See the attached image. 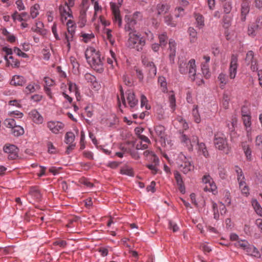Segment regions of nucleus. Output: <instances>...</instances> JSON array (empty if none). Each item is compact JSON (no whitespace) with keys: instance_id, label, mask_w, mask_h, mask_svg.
Wrapping results in <instances>:
<instances>
[{"instance_id":"nucleus-1","label":"nucleus","mask_w":262,"mask_h":262,"mask_svg":"<svg viewBox=\"0 0 262 262\" xmlns=\"http://www.w3.org/2000/svg\"><path fill=\"white\" fill-rule=\"evenodd\" d=\"M85 56L88 62L94 70L99 72L103 71V63L98 50L90 47L86 49Z\"/></svg>"},{"instance_id":"nucleus-2","label":"nucleus","mask_w":262,"mask_h":262,"mask_svg":"<svg viewBox=\"0 0 262 262\" xmlns=\"http://www.w3.org/2000/svg\"><path fill=\"white\" fill-rule=\"evenodd\" d=\"M179 70L182 74H188L189 77L192 80H195L196 76L195 60L191 59L188 62L184 60L179 61Z\"/></svg>"},{"instance_id":"nucleus-3","label":"nucleus","mask_w":262,"mask_h":262,"mask_svg":"<svg viewBox=\"0 0 262 262\" xmlns=\"http://www.w3.org/2000/svg\"><path fill=\"white\" fill-rule=\"evenodd\" d=\"M129 33V38L127 41V44L129 48L135 49L138 51L142 50L143 47L145 45V40L137 32L136 29L130 30Z\"/></svg>"},{"instance_id":"nucleus-4","label":"nucleus","mask_w":262,"mask_h":262,"mask_svg":"<svg viewBox=\"0 0 262 262\" xmlns=\"http://www.w3.org/2000/svg\"><path fill=\"white\" fill-rule=\"evenodd\" d=\"M176 160L180 170L184 173L187 174L193 170L194 166L190 159L186 157L183 153L179 154Z\"/></svg>"},{"instance_id":"nucleus-5","label":"nucleus","mask_w":262,"mask_h":262,"mask_svg":"<svg viewBox=\"0 0 262 262\" xmlns=\"http://www.w3.org/2000/svg\"><path fill=\"white\" fill-rule=\"evenodd\" d=\"M214 144L216 148L226 154L229 152V147L226 136L222 132H218L214 135Z\"/></svg>"},{"instance_id":"nucleus-6","label":"nucleus","mask_w":262,"mask_h":262,"mask_svg":"<svg viewBox=\"0 0 262 262\" xmlns=\"http://www.w3.org/2000/svg\"><path fill=\"white\" fill-rule=\"evenodd\" d=\"M180 139L181 143L190 151L193 150L194 145L196 144L199 141V139L197 136H192L191 138H189L184 134H182L181 135Z\"/></svg>"},{"instance_id":"nucleus-7","label":"nucleus","mask_w":262,"mask_h":262,"mask_svg":"<svg viewBox=\"0 0 262 262\" xmlns=\"http://www.w3.org/2000/svg\"><path fill=\"white\" fill-rule=\"evenodd\" d=\"M128 146V145L126 144H121L119 146L120 151L116 152V156H118L119 158H122L124 156H126V155L129 153L133 158L135 160L139 159L140 158V156L138 151L136 150H131Z\"/></svg>"},{"instance_id":"nucleus-8","label":"nucleus","mask_w":262,"mask_h":262,"mask_svg":"<svg viewBox=\"0 0 262 262\" xmlns=\"http://www.w3.org/2000/svg\"><path fill=\"white\" fill-rule=\"evenodd\" d=\"M4 151L8 154L10 160H14L18 157V148L13 144H6L3 147Z\"/></svg>"},{"instance_id":"nucleus-9","label":"nucleus","mask_w":262,"mask_h":262,"mask_svg":"<svg viewBox=\"0 0 262 262\" xmlns=\"http://www.w3.org/2000/svg\"><path fill=\"white\" fill-rule=\"evenodd\" d=\"M262 25V18L258 17L255 22L250 24L248 28V35L254 37L256 35L257 31L260 29Z\"/></svg>"},{"instance_id":"nucleus-10","label":"nucleus","mask_w":262,"mask_h":262,"mask_svg":"<svg viewBox=\"0 0 262 262\" xmlns=\"http://www.w3.org/2000/svg\"><path fill=\"white\" fill-rule=\"evenodd\" d=\"M3 51L6 54V55L5 56V59L8 65L14 67L19 66V62L16 59H14V57L12 56L13 51L11 49L5 47L3 48Z\"/></svg>"},{"instance_id":"nucleus-11","label":"nucleus","mask_w":262,"mask_h":262,"mask_svg":"<svg viewBox=\"0 0 262 262\" xmlns=\"http://www.w3.org/2000/svg\"><path fill=\"white\" fill-rule=\"evenodd\" d=\"M142 15L140 12H136L134 13L130 20L127 23L125 26V29L126 31H130L136 29L135 26L137 24L138 22L141 20Z\"/></svg>"},{"instance_id":"nucleus-12","label":"nucleus","mask_w":262,"mask_h":262,"mask_svg":"<svg viewBox=\"0 0 262 262\" xmlns=\"http://www.w3.org/2000/svg\"><path fill=\"white\" fill-rule=\"evenodd\" d=\"M202 182L206 184L204 187V191L213 192L216 190V185L209 174H205L203 176Z\"/></svg>"},{"instance_id":"nucleus-13","label":"nucleus","mask_w":262,"mask_h":262,"mask_svg":"<svg viewBox=\"0 0 262 262\" xmlns=\"http://www.w3.org/2000/svg\"><path fill=\"white\" fill-rule=\"evenodd\" d=\"M237 60V56L234 54L232 55L229 69V77L231 79H234L236 76L238 66Z\"/></svg>"},{"instance_id":"nucleus-14","label":"nucleus","mask_w":262,"mask_h":262,"mask_svg":"<svg viewBox=\"0 0 262 262\" xmlns=\"http://www.w3.org/2000/svg\"><path fill=\"white\" fill-rule=\"evenodd\" d=\"M64 124L59 121H50L47 123L48 128L53 134H58L59 131L63 128Z\"/></svg>"},{"instance_id":"nucleus-15","label":"nucleus","mask_w":262,"mask_h":262,"mask_svg":"<svg viewBox=\"0 0 262 262\" xmlns=\"http://www.w3.org/2000/svg\"><path fill=\"white\" fill-rule=\"evenodd\" d=\"M245 60L248 64H251V69L252 71H255L258 70L257 60L254 58L253 51H249L247 52Z\"/></svg>"},{"instance_id":"nucleus-16","label":"nucleus","mask_w":262,"mask_h":262,"mask_svg":"<svg viewBox=\"0 0 262 262\" xmlns=\"http://www.w3.org/2000/svg\"><path fill=\"white\" fill-rule=\"evenodd\" d=\"M29 116L31 120L36 124H41L44 121L42 116L35 109L31 110L29 113Z\"/></svg>"},{"instance_id":"nucleus-17","label":"nucleus","mask_w":262,"mask_h":262,"mask_svg":"<svg viewBox=\"0 0 262 262\" xmlns=\"http://www.w3.org/2000/svg\"><path fill=\"white\" fill-rule=\"evenodd\" d=\"M243 124L245 126V130L246 131L247 137L250 140H252V128H251V116H244L242 117Z\"/></svg>"},{"instance_id":"nucleus-18","label":"nucleus","mask_w":262,"mask_h":262,"mask_svg":"<svg viewBox=\"0 0 262 262\" xmlns=\"http://www.w3.org/2000/svg\"><path fill=\"white\" fill-rule=\"evenodd\" d=\"M59 11L61 16V21L63 23L68 17H71L72 11L70 7L60 5L59 7Z\"/></svg>"},{"instance_id":"nucleus-19","label":"nucleus","mask_w":262,"mask_h":262,"mask_svg":"<svg viewBox=\"0 0 262 262\" xmlns=\"http://www.w3.org/2000/svg\"><path fill=\"white\" fill-rule=\"evenodd\" d=\"M155 132L157 136L165 142L167 135L165 133V129L164 126L161 125H156L154 127Z\"/></svg>"},{"instance_id":"nucleus-20","label":"nucleus","mask_w":262,"mask_h":262,"mask_svg":"<svg viewBox=\"0 0 262 262\" xmlns=\"http://www.w3.org/2000/svg\"><path fill=\"white\" fill-rule=\"evenodd\" d=\"M250 10V2L247 0H244L241 6V19L244 21L246 20V15Z\"/></svg>"},{"instance_id":"nucleus-21","label":"nucleus","mask_w":262,"mask_h":262,"mask_svg":"<svg viewBox=\"0 0 262 262\" xmlns=\"http://www.w3.org/2000/svg\"><path fill=\"white\" fill-rule=\"evenodd\" d=\"M196 144H197L196 150L198 155H203L206 158H208L209 154L205 144L203 142L199 143L198 141Z\"/></svg>"},{"instance_id":"nucleus-22","label":"nucleus","mask_w":262,"mask_h":262,"mask_svg":"<svg viewBox=\"0 0 262 262\" xmlns=\"http://www.w3.org/2000/svg\"><path fill=\"white\" fill-rule=\"evenodd\" d=\"M127 100L128 104L132 110H134L138 104V100L136 98L133 92H129L127 94Z\"/></svg>"},{"instance_id":"nucleus-23","label":"nucleus","mask_w":262,"mask_h":262,"mask_svg":"<svg viewBox=\"0 0 262 262\" xmlns=\"http://www.w3.org/2000/svg\"><path fill=\"white\" fill-rule=\"evenodd\" d=\"M75 33V32L71 33L68 31L64 33V42L67 47L68 51H69L71 48V42L73 41L74 39Z\"/></svg>"},{"instance_id":"nucleus-24","label":"nucleus","mask_w":262,"mask_h":262,"mask_svg":"<svg viewBox=\"0 0 262 262\" xmlns=\"http://www.w3.org/2000/svg\"><path fill=\"white\" fill-rule=\"evenodd\" d=\"M26 82V80L23 76L15 75L12 78L10 84L15 86H22Z\"/></svg>"},{"instance_id":"nucleus-25","label":"nucleus","mask_w":262,"mask_h":262,"mask_svg":"<svg viewBox=\"0 0 262 262\" xmlns=\"http://www.w3.org/2000/svg\"><path fill=\"white\" fill-rule=\"evenodd\" d=\"M169 58L170 60L173 61L176 56V43L174 40L170 39L169 41Z\"/></svg>"},{"instance_id":"nucleus-26","label":"nucleus","mask_w":262,"mask_h":262,"mask_svg":"<svg viewBox=\"0 0 262 262\" xmlns=\"http://www.w3.org/2000/svg\"><path fill=\"white\" fill-rule=\"evenodd\" d=\"M120 173L128 176H134V171L131 166L128 164H125L120 167Z\"/></svg>"},{"instance_id":"nucleus-27","label":"nucleus","mask_w":262,"mask_h":262,"mask_svg":"<svg viewBox=\"0 0 262 262\" xmlns=\"http://www.w3.org/2000/svg\"><path fill=\"white\" fill-rule=\"evenodd\" d=\"M29 194L37 201L40 200L41 194L37 187H32L29 190Z\"/></svg>"},{"instance_id":"nucleus-28","label":"nucleus","mask_w":262,"mask_h":262,"mask_svg":"<svg viewBox=\"0 0 262 262\" xmlns=\"http://www.w3.org/2000/svg\"><path fill=\"white\" fill-rule=\"evenodd\" d=\"M217 79L220 81V88L224 89L226 84L228 82V76L225 73H221L219 75Z\"/></svg>"},{"instance_id":"nucleus-29","label":"nucleus","mask_w":262,"mask_h":262,"mask_svg":"<svg viewBox=\"0 0 262 262\" xmlns=\"http://www.w3.org/2000/svg\"><path fill=\"white\" fill-rule=\"evenodd\" d=\"M175 125L178 126V127L180 129L186 130L188 128V125L181 117H178L174 121Z\"/></svg>"},{"instance_id":"nucleus-30","label":"nucleus","mask_w":262,"mask_h":262,"mask_svg":"<svg viewBox=\"0 0 262 262\" xmlns=\"http://www.w3.org/2000/svg\"><path fill=\"white\" fill-rule=\"evenodd\" d=\"M189 35V40L191 43H195L198 40V33L192 27H189L188 30Z\"/></svg>"},{"instance_id":"nucleus-31","label":"nucleus","mask_w":262,"mask_h":262,"mask_svg":"<svg viewBox=\"0 0 262 262\" xmlns=\"http://www.w3.org/2000/svg\"><path fill=\"white\" fill-rule=\"evenodd\" d=\"M80 37H82V40L85 43L91 41L95 38L94 34L92 32L86 33L85 32H81Z\"/></svg>"},{"instance_id":"nucleus-32","label":"nucleus","mask_w":262,"mask_h":262,"mask_svg":"<svg viewBox=\"0 0 262 262\" xmlns=\"http://www.w3.org/2000/svg\"><path fill=\"white\" fill-rule=\"evenodd\" d=\"M2 33L6 37L7 40L10 43H13L15 41V36L10 34L6 28L2 29Z\"/></svg>"},{"instance_id":"nucleus-33","label":"nucleus","mask_w":262,"mask_h":262,"mask_svg":"<svg viewBox=\"0 0 262 262\" xmlns=\"http://www.w3.org/2000/svg\"><path fill=\"white\" fill-rule=\"evenodd\" d=\"M251 204L256 213L259 216H262V207L256 199H252Z\"/></svg>"},{"instance_id":"nucleus-34","label":"nucleus","mask_w":262,"mask_h":262,"mask_svg":"<svg viewBox=\"0 0 262 262\" xmlns=\"http://www.w3.org/2000/svg\"><path fill=\"white\" fill-rule=\"evenodd\" d=\"M238 184L242 193L246 196H248L249 194V189L246 183L245 180L238 182Z\"/></svg>"},{"instance_id":"nucleus-35","label":"nucleus","mask_w":262,"mask_h":262,"mask_svg":"<svg viewBox=\"0 0 262 262\" xmlns=\"http://www.w3.org/2000/svg\"><path fill=\"white\" fill-rule=\"evenodd\" d=\"M11 133L14 136L19 137L23 135L25 131L23 127L16 125L15 127L12 129Z\"/></svg>"},{"instance_id":"nucleus-36","label":"nucleus","mask_w":262,"mask_h":262,"mask_svg":"<svg viewBox=\"0 0 262 262\" xmlns=\"http://www.w3.org/2000/svg\"><path fill=\"white\" fill-rule=\"evenodd\" d=\"M158 14H164L169 9V5L167 4H158L157 6Z\"/></svg>"},{"instance_id":"nucleus-37","label":"nucleus","mask_w":262,"mask_h":262,"mask_svg":"<svg viewBox=\"0 0 262 262\" xmlns=\"http://www.w3.org/2000/svg\"><path fill=\"white\" fill-rule=\"evenodd\" d=\"M234 170L237 174V179L238 182L245 180L243 170L240 167L237 166H235L234 167Z\"/></svg>"},{"instance_id":"nucleus-38","label":"nucleus","mask_w":262,"mask_h":262,"mask_svg":"<svg viewBox=\"0 0 262 262\" xmlns=\"http://www.w3.org/2000/svg\"><path fill=\"white\" fill-rule=\"evenodd\" d=\"M158 83L160 85L162 91L164 93L166 92L167 89L165 78L163 76H160L158 78Z\"/></svg>"},{"instance_id":"nucleus-39","label":"nucleus","mask_w":262,"mask_h":262,"mask_svg":"<svg viewBox=\"0 0 262 262\" xmlns=\"http://www.w3.org/2000/svg\"><path fill=\"white\" fill-rule=\"evenodd\" d=\"M248 255H250L255 257H259L260 256L259 253L257 249L252 246H250L248 247L246 251Z\"/></svg>"},{"instance_id":"nucleus-40","label":"nucleus","mask_w":262,"mask_h":262,"mask_svg":"<svg viewBox=\"0 0 262 262\" xmlns=\"http://www.w3.org/2000/svg\"><path fill=\"white\" fill-rule=\"evenodd\" d=\"M147 66L149 68L148 71L149 76L151 78L154 77L157 73V69L155 65L152 62H149L147 64Z\"/></svg>"},{"instance_id":"nucleus-41","label":"nucleus","mask_w":262,"mask_h":262,"mask_svg":"<svg viewBox=\"0 0 262 262\" xmlns=\"http://www.w3.org/2000/svg\"><path fill=\"white\" fill-rule=\"evenodd\" d=\"M39 86L38 85L34 83H29L25 89V92L27 93H32L36 91L37 89H39Z\"/></svg>"},{"instance_id":"nucleus-42","label":"nucleus","mask_w":262,"mask_h":262,"mask_svg":"<svg viewBox=\"0 0 262 262\" xmlns=\"http://www.w3.org/2000/svg\"><path fill=\"white\" fill-rule=\"evenodd\" d=\"M75 140V135L71 132H67L65 135V143L66 144H71Z\"/></svg>"},{"instance_id":"nucleus-43","label":"nucleus","mask_w":262,"mask_h":262,"mask_svg":"<svg viewBox=\"0 0 262 262\" xmlns=\"http://www.w3.org/2000/svg\"><path fill=\"white\" fill-rule=\"evenodd\" d=\"M192 115L193 116L194 121L197 123H200L201 121V118L198 112L197 105L193 106Z\"/></svg>"},{"instance_id":"nucleus-44","label":"nucleus","mask_w":262,"mask_h":262,"mask_svg":"<svg viewBox=\"0 0 262 262\" xmlns=\"http://www.w3.org/2000/svg\"><path fill=\"white\" fill-rule=\"evenodd\" d=\"M242 147L248 159L251 158V151L249 147V145L246 143H242Z\"/></svg>"},{"instance_id":"nucleus-45","label":"nucleus","mask_w":262,"mask_h":262,"mask_svg":"<svg viewBox=\"0 0 262 262\" xmlns=\"http://www.w3.org/2000/svg\"><path fill=\"white\" fill-rule=\"evenodd\" d=\"M168 99L170 104V107L172 110V111H174L176 108V98L172 92H171L169 94Z\"/></svg>"},{"instance_id":"nucleus-46","label":"nucleus","mask_w":262,"mask_h":262,"mask_svg":"<svg viewBox=\"0 0 262 262\" xmlns=\"http://www.w3.org/2000/svg\"><path fill=\"white\" fill-rule=\"evenodd\" d=\"M195 17L197 23V27H198L199 28H202L204 26L203 16L200 14H196Z\"/></svg>"},{"instance_id":"nucleus-47","label":"nucleus","mask_w":262,"mask_h":262,"mask_svg":"<svg viewBox=\"0 0 262 262\" xmlns=\"http://www.w3.org/2000/svg\"><path fill=\"white\" fill-rule=\"evenodd\" d=\"M4 125L6 127L13 128L16 125L15 121L13 119H6L4 121Z\"/></svg>"},{"instance_id":"nucleus-48","label":"nucleus","mask_w":262,"mask_h":262,"mask_svg":"<svg viewBox=\"0 0 262 262\" xmlns=\"http://www.w3.org/2000/svg\"><path fill=\"white\" fill-rule=\"evenodd\" d=\"M167 36L165 33L161 34L159 36L160 45L162 47H164L167 44Z\"/></svg>"},{"instance_id":"nucleus-49","label":"nucleus","mask_w":262,"mask_h":262,"mask_svg":"<svg viewBox=\"0 0 262 262\" xmlns=\"http://www.w3.org/2000/svg\"><path fill=\"white\" fill-rule=\"evenodd\" d=\"M212 207L213 212V217L214 219L217 220L219 219L220 214L219 213V210L217 208V205L216 203L212 202Z\"/></svg>"},{"instance_id":"nucleus-50","label":"nucleus","mask_w":262,"mask_h":262,"mask_svg":"<svg viewBox=\"0 0 262 262\" xmlns=\"http://www.w3.org/2000/svg\"><path fill=\"white\" fill-rule=\"evenodd\" d=\"M48 151L50 154H55L57 152V149L53 144L49 141L47 143Z\"/></svg>"},{"instance_id":"nucleus-51","label":"nucleus","mask_w":262,"mask_h":262,"mask_svg":"<svg viewBox=\"0 0 262 262\" xmlns=\"http://www.w3.org/2000/svg\"><path fill=\"white\" fill-rule=\"evenodd\" d=\"M231 17L230 15H225L223 17V27L228 28L231 24Z\"/></svg>"},{"instance_id":"nucleus-52","label":"nucleus","mask_w":262,"mask_h":262,"mask_svg":"<svg viewBox=\"0 0 262 262\" xmlns=\"http://www.w3.org/2000/svg\"><path fill=\"white\" fill-rule=\"evenodd\" d=\"M38 5H34V6L32 7L30 9V15L32 18H35L37 16V15L39 14L38 11Z\"/></svg>"},{"instance_id":"nucleus-53","label":"nucleus","mask_w":262,"mask_h":262,"mask_svg":"<svg viewBox=\"0 0 262 262\" xmlns=\"http://www.w3.org/2000/svg\"><path fill=\"white\" fill-rule=\"evenodd\" d=\"M203 74L204 75V77L206 78H208L210 77L211 74L209 71V67H208L207 66L204 65L202 66L201 68Z\"/></svg>"},{"instance_id":"nucleus-54","label":"nucleus","mask_w":262,"mask_h":262,"mask_svg":"<svg viewBox=\"0 0 262 262\" xmlns=\"http://www.w3.org/2000/svg\"><path fill=\"white\" fill-rule=\"evenodd\" d=\"M67 31L72 33L75 32V25L71 20H69L67 23Z\"/></svg>"},{"instance_id":"nucleus-55","label":"nucleus","mask_w":262,"mask_h":262,"mask_svg":"<svg viewBox=\"0 0 262 262\" xmlns=\"http://www.w3.org/2000/svg\"><path fill=\"white\" fill-rule=\"evenodd\" d=\"M164 21L166 24L171 27H175L176 23L172 20V17L169 15H167L164 17Z\"/></svg>"},{"instance_id":"nucleus-56","label":"nucleus","mask_w":262,"mask_h":262,"mask_svg":"<svg viewBox=\"0 0 262 262\" xmlns=\"http://www.w3.org/2000/svg\"><path fill=\"white\" fill-rule=\"evenodd\" d=\"M224 12L226 14H229L232 9V4L230 2L225 3L223 6Z\"/></svg>"},{"instance_id":"nucleus-57","label":"nucleus","mask_w":262,"mask_h":262,"mask_svg":"<svg viewBox=\"0 0 262 262\" xmlns=\"http://www.w3.org/2000/svg\"><path fill=\"white\" fill-rule=\"evenodd\" d=\"M236 246L238 247L243 248L246 251L247 248L250 247V245L248 244V243L247 241H238L237 243Z\"/></svg>"},{"instance_id":"nucleus-58","label":"nucleus","mask_w":262,"mask_h":262,"mask_svg":"<svg viewBox=\"0 0 262 262\" xmlns=\"http://www.w3.org/2000/svg\"><path fill=\"white\" fill-rule=\"evenodd\" d=\"M13 52L16 54L17 55L19 56H21L24 58H27L28 57V55L24 52H23L20 49L17 47H15L13 49Z\"/></svg>"},{"instance_id":"nucleus-59","label":"nucleus","mask_w":262,"mask_h":262,"mask_svg":"<svg viewBox=\"0 0 262 262\" xmlns=\"http://www.w3.org/2000/svg\"><path fill=\"white\" fill-rule=\"evenodd\" d=\"M148 100L147 99L146 97L144 95H141V106L142 107L143 106L145 107L146 110L149 108V107L147 105Z\"/></svg>"},{"instance_id":"nucleus-60","label":"nucleus","mask_w":262,"mask_h":262,"mask_svg":"<svg viewBox=\"0 0 262 262\" xmlns=\"http://www.w3.org/2000/svg\"><path fill=\"white\" fill-rule=\"evenodd\" d=\"M174 178L177 182V185H180V184L184 183L183 180H182V178L181 177V175L179 172L176 171L174 173Z\"/></svg>"},{"instance_id":"nucleus-61","label":"nucleus","mask_w":262,"mask_h":262,"mask_svg":"<svg viewBox=\"0 0 262 262\" xmlns=\"http://www.w3.org/2000/svg\"><path fill=\"white\" fill-rule=\"evenodd\" d=\"M44 81L45 82V86L50 87L53 86L55 84L54 81L52 79L49 77H45Z\"/></svg>"},{"instance_id":"nucleus-62","label":"nucleus","mask_w":262,"mask_h":262,"mask_svg":"<svg viewBox=\"0 0 262 262\" xmlns=\"http://www.w3.org/2000/svg\"><path fill=\"white\" fill-rule=\"evenodd\" d=\"M69 90L70 92H73L75 93L76 95L78 93V88L76 84L74 83L70 82L69 83Z\"/></svg>"},{"instance_id":"nucleus-63","label":"nucleus","mask_w":262,"mask_h":262,"mask_svg":"<svg viewBox=\"0 0 262 262\" xmlns=\"http://www.w3.org/2000/svg\"><path fill=\"white\" fill-rule=\"evenodd\" d=\"M224 201L227 205H229L231 203L230 193L228 191L224 192Z\"/></svg>"},{"instance_id":"nucleus-64","label":"nucleus","mask_w":262,"mask_h":262,"mask_svg":"<svg viewBox=\"0 0 262 262\" xmlns=\"http://www.w3.org/2000/svg\"><path fill=\"white\" fill-rule=\"evenodd\" d=\"M158 164H147V167L151 170V172L152 174H156L158 172V169L157 168V165Z\"/></svg>"}]
</instances>
